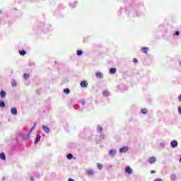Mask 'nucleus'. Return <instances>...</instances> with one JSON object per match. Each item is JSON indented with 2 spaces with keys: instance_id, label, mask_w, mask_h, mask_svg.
Masks as SVG:
<instances>
[{
  "instance_id": "obj_1",
  "label": "nucleus",
  "mask_w": 181,
  "mask_h": 181,
  "mask_svg": "<svg viewBox=\"0 0 181 181\" xmlns=\"http://www.w3.org/2000/svg\"><path fill=\"white\" fill-rule=\"evenodd\" d=\"M86 173L87 176H88V177H91L94 176V175H95V173L94 172L93 168L87 169L86 170Z\"/></svg>"
},
{
  "instance_id": "obj_2",
  "label": "nucleus",
  "mask_w": 181,
  "mask_h": 181,
  "mask_svg": "<svg viewBox=\"0 0 181 181\" xmlns=\"http://www.w3.org/2000/svg\"><path fill=\"white\" fill-rule=\"evenodd\" d=\"M129 151V147L128 146H124L119 148V152L120 153H127Z\"/></svg>"
},
{
  "instance_id": "obj_3",
  "label": "nucleus",
  "mask_w": 181,
  "mask_h": 181,
  "mask_svg": "<svg viewBox=\"0 0 181 181\" xmlns=\"http://www.w3.org/2000/svg\"><path fill=\"white\" fill-rule=\"evenodd\" d=\"M44 132H45V134H49L50 133V128H49L47 126H45L43 125L42 127Z\"/></svg>"
},
{
  "instance_id": "obj_4",
  "label": "nucleus",
  "mask_w": 181,
  "mask_h": 181,
  "mask_svg": "<svg viewBox=\"0 0 181 181\" xmlns=\"http://www.w3.org/2000/svg\"><path fill=\"white\" fill-rule=\"evenodd\" d=\"M116 153H117V151H115L114 149H110L109 151V155H110V156H112V158H114V156H115Z\"/></svg>"
},
{
  "instance_id": "obj_5",
  "label": "nucleus",
  "mask_w": 181,
  "mask_h": 181,
  "mask_svg": "<svg viewBox=\"0 0 181 181\" xmlns=\"http://www.w3.org/2000/svg\"><path fill=\"white\" fill-rule=\"evenodd\" d=\"M125 172L129 175H132L133 170H132V168H131V167L128 166L125 168Z\"/></svg>"
},
{
  "instance_id": "obj_6",
  "label": "nucleus",
  "mask_w": 181,
  "mask_h": 181,
  "mask_svg": "<svg viewBox=\"0 0 181 181\" xmlns=\"http://www.w3.org/2000/svg\"><path fill=\"white\" fill-rule=\"evenodd\" d=\"M171 148H177V141L174 140L170 143Z\"/></svg>"
},
{
  "instance_id": "obj_7",
  "label": "nucleus",
  "mask_w": 181,
  "mask_h": 181,
  "mask_svg": "<svg viewBox=\"0 0 181 181\" xmlns=\"http://www.w3.org/2000/svg\"><path fill=\"white\" fill-rule=\"evenodd\" d=\"M11 114H12V115H16L18 114V110H16V107L11 108Z\"/></svg>"
},
{
  "instance_id": "obj_8",
  "label": "nucleus",
  "mask_w": 181,
  "mask_h": 181,
  "mask_svg": "<svg viewBox=\"0 0 181 181\" xmlns=\"http://www.w3.org/2000/svg\"><path fill=\"white\" fill-rule=\"evenodd\" d=\"M95 76L98 78H104V75L101 72H97Z\"/></svg>"
},
{
  "instance_id": "obj_9",
  "label": "nucleus",
  "mask_w": 181,
  "mask_h": 181,
  "mask_svg": "<svg viewBox=\"0 0 181 181\" xmlns=\"http://www.w3.org/2000/svg\"><path fill=\"white\" fill-rule=\"evenodd\" d=\"M170 180H171V181H176V180H177V177L176 176L175 174H171Z\"/></svg>"
},
{
  "instance_id": "obj_10",
  "label": "nucleus",
  "mask_w": 181,
  "mask_h": 181,
  "mask_svg": "<svg viewBox=\"0 0 181 181\" xmlns=\"http://www.w3.org/2000/svg\"><path fill=\"white\" fill-rule=\"evenodd\" d=\"M148 162L149 163H155V162H156V158L155 157H151L150 158H148Z\"/></svg>"
},
{
  "instance_id": "obj_11",
  "label": "nucleus",
  "mask_w": 181,
  "mask_h": 181,
  "mask_svg": "<svg viewBox=\"0 0 181 181\" xmlns=\"http://www.w3.org/2000/svg\"><path fill=\"white\" fill-rule=\"evenodd\" d=\"M110 74H115L117 73V69L115 68H111L110 69Z\"/></svg>"
},
{
  "instance_id": "obj_12",
  "label": "nucleus",
  "mask_w": 181,
  "mask_h": 181,
  "mask_svg": "<svg viewBox=\"0 0 181 181\" xmlns=\"http://www.w3.org/2000/svg\"><path fill=\"white\" fill-rule=\"evenodd\" d=\"M42 138V136L40 134H37L35 141V144H37V142H39V141H40V139Z\"/></svg>"
},
{
  "instance_id": "obj_13",
  "label": "nucleus",
  "mask_w": 181,
  "mask_h": 181,
  "mask_svg": "<svg viewBox=\"0 0 181 181\" xmlns=\"http://www.w3.org/2000/svg\"><path fill=\"white\" fill-rule=\"evenodd\" d=\"M0 95L1 98H5V97H6V92H5L4 90H2L0 93Z\"/></svg>"
},
{
  "instance_id": "obj_14",
  "label": "nucleus",
  "mask_w": 181,
  "mask_h": 181,
  "mask_svg": "<svg viewBox=\"0 0 181 181\" xmlns=\"http://www.w3.org/2000/svg\"><path fill=\"white\" fill-rule=\"evenodd\" d=\"M0 159H2V160H5L6 159V156H5V153H1L0 154Z\"/></svg>"
},
{
  "instance_id": "obj_15",
  "label": "nucleus",
  "mask_w": 181,
  "mask_h": 181,
  "mask_svg": "<svg viewBox=\"0 0 181 181\" xmlns=\"http://www.w3.org/2000/svg\"><path fill=\"white\" fill-rule=\"evenodd\" d=\"M103 95H104L105 97H108V95H110V92H108L107 90H104L103 92Z\"/></svg>"
},
{
  "instance_id": "obj_16",
  "label": "nucleus",
  "mask_w": 181,
  "mask_h": 181,
  "mask_svg": "<svg viewBox=\"0 0 181 181\" xmlns=\"http://www.w3.org/2000/svg\"><path fill=\"white\" fill-rule=\"evenodd\" d=\"M0 107H1V108H5V107H6V105L5 104V102L1 101L0 102Z\"/></svg>"
},
{
  "instance_id": "obj_17",
  "label": "nucleus",
  "mask_w": 181,
  "mask_h": 181,
  "mask_svg": "<svg viewBox=\"0 0 181 181\" xmlns=\"http://www.w3.org/2000/svg\"><path fill=\"white\" fill-rule=\"evenodd\" d=\"M81 86L82 87H87L88 83H87V82H86V81H82V82H81Z\"/></svg>"
},
{
  "instance_id": "obj_18",
  "label": "nucleus",
  "mask_w": 181,
  "mask_h": 181,
  "mask_svg": "<svg viewBox=\"0 0 181 181\" xmlns=\"http://www.w3.org/2000/svg\"><path fill=\"white\" fill-rule=\"evenodd\" d=\"M11 86H12L13 87H16V86H17L16 81L12 80V81H11Z\"/></svg>"
},
{
  "instance_id": "obj_19",
  "label": "nucleus",
  "mask_w": 181,
  "mask_h": 181,
  "mask_svg": "<svg viewBox=\"0 0 181 181\" xmlns=\"http://www.w3.org/2000/svg\"><path fill=\"white\" fill-rule=\"evenodd\" d=\"M141 114H147L148 110L146 108L141 109Z\"/></svg>"
},
{
  "instance_id": "obj_20",
  "label": "nucleus",
  "mask_w": 181,
  "mask_h": 181,
  "mask_svg": "<svg viewBox=\"0 0 181 181\" xmlns=\"http://www.w3.org/2000/svg\"><path fill=\"white\" fill-rule=\"evenodd\" d=\"M141 49L143 50V53H148V50L149 49V48L143 47V48H141Z\"/></svg>"
},
{
  "instance_id": "obj_21",
  "label": "nucleus",
  "mask_w": 181,
  "mask_h": 181,
  "mask_svg": "<svg viewBox=\"0 0 181 181\" xmlns=\"http://www.w3.org/2000/svg\"><path fill=\"white\" fill-rule=\"evenodd\" d=\"M64 93H65V94H70V89L69 88H65L64 90Z\"/></svg>"
},
{
  "instance_id": "obj_22",
  "label": "nucleus",
  "mask_w": 181,
  "mask_h": 181,
  "mask_svg": "<svg viewBox=\"0 0 181 181\" xmlns=\"http://www.w3.org/2000/svg\"><path fill=\"white\" fill-rule=\"evenodd\" d=\"M21 56H25L26 54V51L23 50V51H19Z\"/></svg>"
},
{
  "instance_id": "obj_23",
  "label": "nucleus",
  "mask_w": 181,
  "mask_h": 181,
  "mask_svg": "<svg viewBox=\"0 0 181 181\" xmlns=\"http://www.w3.org/2000/svg\"><path fill=\"white\" fill-rule=\"evenodd\" d=\"M67 159H73V154L69 153L66 156Z\"/></svg>"
},
{
  "instance_id": "obj_24",
  "label": "nucleus",
  "mask_w": 181,
  "mask_h": 181,
  "mask_svg": "<svg viewBox=\"0 0 181 181\" xmlns=\"http://www.w3.org/2000/svg\"><path fill=\"white\" fill-rule=\"evenodd\" d=\"M23 77L25 80H28L29 78V74H24Z\"/></svg>"
},
{
  "instance_id": "obj_25",
  "label": "nucleus",
  "mask_w": 181,
  "mask_h": 181,
  "mask_svg": "<svg viewBox=\"0 0 181 181\" xmlns=\"http://www.w3.org/2000/svg\"><path fill=\"white\" fill-rule=\"evenodd\" d=\"M82 54H83V51H81V50L77 51V56H81Z\"/></svg>"
},
{
  "instance_id": "obj_26",
  "label": "nucleus",
  "mask_w": 181,
  "mask_h": 181,
  "mask_svg": "<svg viewBox=\"0 0 181 181\" xmlns=\"http://www.w3.org/2000/svg\"><path fill=\"white\" fill-rule=\"evenodd\" d=\"M97 167H98V169H100V170H101V169H103V165H101L100 163L97 164Z\"/></svg>"
},
{
  "instance_id": "obj_27",
  "label": "nucleus",
  "mask_w": 181,
  "mask_h": 181,
  "mask_svg": "<svg viewBox=\"0 0 181 181\" xmlns=\"http://www.w3.org/2000/svg\"><path fill=\"white\" fill-rule=\"evenodd\" d=\"M98 132H103V127H101V126H98Z\"/></svg>"
},
{
  "instance_id": "obj_28",
  "label": "nucleus",
  "mask_w": 181,
  "mask_h": 181,
  "mask_svg": "<svg viewBox=\"0 0 181 181\" xmlns=\"http://www.w3.org/2000/svg\"><path fill=\"white\" fill-rule=\"evenodd\" d=\"M165 146H166V144L165 143H163V142L160 143V148H165Z\"/></svg>"
},
{
  "instance_id": "obj_29",
  "label": "nucleus",
  "mask_w": 181,
  "mask_h": 181,
  "mask_svg": "<svg viewBox=\"0 0 181 181\" xmlns=\"http://www.w3.org/2000/svg\"><path fill=\"white\" fill-rule=\"evenodd\" d=\"M33 129H35V127H33L30 130V132L28 133V135H30V134H32V132H33Z\"/></svg>"
},
{
  "instance_id": "obj_30",
  "label": "nucleus",
  "mask_w": 181,
  "mask_h": 181,
  "mask_svg": "<svg viewBox=\"0 0 181 181\" xmlns=\"http://www.w3.org/2000/svg\"><path fill=\"white\" fill-rule=\"evenodd\" d=\"M178 114H180V115H181V106L178 107Z\"/></svg>"
},
{
  "instance_id": "obj_31",
  "label": "nucleus",
  "mask_w": 181,
  "mask_h": 181,
  "mask_svg": "<svg viewBox=\"0 0 181 181\" xmlns=\"http://www.w3.org/2000/svg\"><path fill=\"white\" fill-rule=\"evenodd\" d=\"M133 62H134V63H138V59H136V58H134V59H133Z\"/></svg>"
},
{
  "instance_id": "obj_32",
  "label": "nucleus",
  "mask_w": 181,
  "mask_h": 181,
  "mask_svg": "<svg viewBox=\"0 0 181 181\" xmlns=\"http://www.w3.org/2000/svg\"><path fill=\"white\" fill-rule=\"evenodd\" d=\"M107 169L110 170V169H112V165H110L107 166Z\"/></svg>"
},
{
  "instance_id": "obj_33",
  "label": "nucleus",
  "mask_w": 181,
  "mask_h": 181,
  "mask_svg": "<svg viewBox=\"0 0 181 181\" xmlns=\"http://www.w3.org/2000/svg\"><path fill=\"white\" fill-rule=\"evenodd\" d=\"M179 31H177L175 33V35H176V36H179Z\"/></svg>"
},
{
  "instance_id": "obj_34",
  "label": "nucleus",
  "mask_w": 181,
  "mask_h": 181,
  "mask_svg": "<svg viewBox=\"0 0 181 181\" xmlns=\"http://www.w3.org/2000/svg\"><path fill=\"white\" fill-rule=\"evenodd\" d=\"M151 174H153V173H156V172L155 170H151Z\"/></svg>"
},
{
  "instance_id": "obj_35",
  "label": "nucleus",
  "mask_w": 181,
  "mask_h": 181,
  "mask_svg": "<svg viewBox=\"0 0 181 181\" xmlns=\"http://www.w3.org/2000/svg\"><path fill=\"white\" fill-rule=\"evenodd\" d=\"M36 125H37V123H36V122H35V123H34V126H33V127H34V128H36Z\"/></svg>"
},
{
  "instance_id": "obj_36",
  "label": "nucleus",
  "mask_w": 181,
  "mask_h": 181,
  "mask_svg": "<svg viewBox=\"0 0 181 181\" xmlns=\"http://www.w3.org/2000/svg\"><path fill=\"white\" fill-rule=\"evenodd\" d=\"M30 180H31V181H34V180H35V178H33V177H30Z\"/></svg>"
},
{
  "instance_id": "obj_37",
  "label": "nucleus",
  "mask_w": 181,
  "mask_h": 181,
  "mask_svg": "<svg viewBox=\"0 0 181 181\" xmlns=\"http://www.w3.org/2000/svg\"><path fill=\"white\" fill-rule=\"evenodd\" d=\"M68 181H74V180H73L72 178H69Z\"/></svg>"
},
{
  "instance_id": "obj_38",
  "label": "nucleus",
  "mask_w": 181,
  "mask_h": 181,
  "mask_svg": "<svg viewBox=\"0 0 181 181\" xmlns=\"http://www.w3.org/2000/svg\"><path fill=\"white\" fill-rule=\"evenodd\" d=\"M179 101L181 102V95H180V97H179Z\"/></svg>"
},
{
  "instance_id": "obj_39",
  "label": "nucleus",
  "mask_w": 181,
  "mask_h": 181,
  "mask_svg": "<svg viewBox=\"0 0 181 181\" xmlns=\"http://www.w3.org/2000/svg\"><path fill=\"white\" fill-rule=\"evenodd\" d=\"M2 13H3L2 10H0V14H2Z\"/></svg>"
}]
</instances>
